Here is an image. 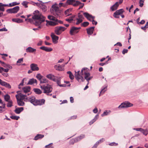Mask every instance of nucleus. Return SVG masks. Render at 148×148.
Wrapping results in <instances>:
<instances>
[{"instance_id":"nucleus-3","label":"nucleus","mask_w":148,"mask_h":148,"mask_svg":"<svg viewBox=\"0 0 148 148\" xmlns=\"http://www.w3.org/2000/svg\"><path fill=\"white\" fill-rule=\"evenodd\" d=\"M57 5L56 3H55L52 6L50 9V12L55 16L60 17L62 14V11L60 10Z\"/></svg>"},{"instance_id":"nucleus-37","label":"nucleus","mask_w":148,"mask_h":148,"mask_svg":"<svg viewBox=\"0 0 148 148\" xmlns=\"http://www.w3.org/2000/svg\"><path fill=\"white\" fill-rule=\"evenodd\" d=\"M40 7L44 12H46L47 10V7L42 3V4Z\"/></svg>"},{"instance_id":"nucleus-30","label":"nucleus","mask_w":148,"mask_h":148,"mask_svg":"<svg viewBox=\"0 0 148 148\" xmlns=\"http://www.w3.org/2000/svg\"><path fill=\"white\" fill-rule=\"evenodd\" d=\"M33 90L36 94L38 95L42 93V91L39 88H34L33 89Z\"/></svg>"},{"instance_id":"nucleus-59","label":"nucleus","mask_w":148,"mask_h":148,"mask_svg":"<svg viewBox=\"0 0 148 148\" xmlns=\"http://www.w3.org/2000/svg\"><path fill=\"white\" fill-rule=\"evenodd\" d=\"M96 120V119H93L89 122L90 125L92 124Z\"/></svg>"},{"instance_id":"nucleus-24","label":"nucleus","mask_w":148,"mask_h":148,"mask_svg":"<svg viewBox=\"0 0 148 148\" xmlns=\"http://www.w3.org/2000/svg\"><path fill=\"white\" fill-rule=\"evenodd\" d=\"M23 91L25 93L29 92L31 90V87L29 86H27L22 88Z\"/></svg>"},{"instance_id":"nucleus-32","label":"nucleus","mask_w":148,"mask_h":148,"mask_svg":"<svg viewBox=\"0 0 148 148\" xmlns=\"http://www.w3.org/2000/svg\"><path fill=\"white\" fill-rule=\"evenodd\" d=\"M75 1V0H67L65 3L66 5H72Z\"/></svg>"},{"instance_id":"nucleus-48","label":"nucleus","mask_w":148,"mask_h":148,"mask_svg":"<svg viewBox=\"0 0 148 148\" xmlns=\"http://www.w3.org/2000/svg\"><path fill=\"white\" fill-rule=\"evenodd\" d=\"M42 77L43 76L41 75L40 73L38 74L36 76V78L40 81L42 78Z\"/></svg>"},{"instance_id":"nucleus-43","label":"nucleus","mask_w":148,"mask_h":148,"mask_svg":"<svg viewBox=\"0 0 148 148\" xmlns=\"http://www.w3.org/2000/svg\"><path fill=\"white\" fill-rule=\"evenodd\" d=\"M107 86L103 88L102 89L101 91V92H100V93L99 94V96H100V95L101 94H103V93H104L107 90Z\"/></svg>"},{"instance_id":"nucleus-4","label":"nucleus","mask_w":148,"mask_h":148,"mask_svg":"<svg viewBox=\"0 0 148 148\" xmlns=\"http://www.w3.org/2000/svg\"><path fill=\"white\" fill-rule=\"evenodd\" d=\"M31 99L29 100L30 102L35 106H41L44 104L45 102L44 99H37L34 96H31Z\"/></svg>"},{"instance_id":"nucleus-9","label":"nucleus","mask_w":148,"mask_h":148,"mask_svg":"<svg viewBox=\"0 0 148 148\" xmlns=\"http://www.w3.org/2000/svg\"><path fill=\"white\" fill-rule=\"evenodd\" d=\"M65 29L66 28L64 27H57L55 28V32L56 35H59L61 34L62 31H64Z\"/></svg>"},{"instance_id":"nucleus-34","label":"nucleus","mask_w":148,"mask_h":148,"mask_svg":"<svg viewBox=\"0 0 148 148\" xmlns=\"http://www.w3.org/2000/svg\"><path fill=\"white\" fill-rule=\"evenodd\" d=\"M4 98L5 100L7 102L9 101L10 100H10V96L8 94H7L4 96Z\"/></svg>"},{"instance_id":"nucleus-18","label":"nucleus","mask_w":148,"mask_h":148,"mask_svg":"<svg viewBox=\"0 0 148 148\" xmlns=\"http://www.w3.org/2000/svg\"><path fill=\"white\" fill-rule=\"evenodd\" d=\"M0 85L9 89H10L11 88V86L9 83H7L3 80L2 81Z\"/></svg>"},{"instance_id":"nucleus-45","label":"nucleus","mask_w":148,"mask_h":148,"mask_svg":"<svg viewBox=\"0 0 148 148\" xmlns=\"http://www.w3.org/2000/svg\"><path fill=\"white\" fill-rule=\"evenodd\" d=\"M3 66L5 68H8L9 69H12V67L9 64H7L5 63L3 65Z\"/></svg>"},{"instance_id":"nucleus-5","label":"nucleus","mask_w":148,"mask_h":148,"mask_svg":"<svg viewBox=\"0 0 148 148\" xmlns=\"http://www.w3.org/2000/svg\"><path fill=\"white\" fill-rule=\"evenodd\" d=\"M40 88L42 90H44L43 92L46 94L47 95H49V93L51 92L52 90V88L51 86L48 84L46 85L40 84Z\"/></svg>"},{"instance_id":"nucleus-16","label":"nucleus","mask_w":148,"mask_h":148,"mask_svg":"<svg viewBox=\"0 0 148 148\" xmlns=\"http://www.w3.org/2000/svg\"><path fill=\"white\" fill-rule=\"evenodd\" d=\"M31 69L33 71H38L39 70V68L36 64L33 63L30 65Z\"/></svg>"},{"instance_id":"nucleus-54","label":"nucleus","mask_w":148,"mask_h":148,"mask_svg":"<svg viewBox=\"0 0 148 148\" xmlns=\"http://www.w3.org/2000/svg\"><path fill=\"white\" fill-rule=\"evenodd\" d=\"M142 133L144 135L146 136L148 134V130L146 129H144Z\"/></svg>"},{"instance_id":"nucleus-62","label":"nucleus","mask_w":148,"mask_h":148,"mask_svg":"<svg viewBox=\"0 0 148 148\" xmlns=\"http://www.w3.org/2000/svg\"><path fill=\"white\" fill-rule=\"evenodd\" d=\"M52 144V143H50L48 145H47L45 146V147H49V148H53V146H52L51 145Z\"/></svg>"},{"instance_id":"nucleus-19","label":"nucleus","mask_w":148,"mask_h":148,"mask_svg":"<svg viewBox=\"0 0 148 148\" xmlns=\"http://www.w3.org/2000/svg\"><path fill=\"white\" fill-rule=\"evenodd\" d=\"M40 49L46 52H50L53 50V49L51 47H48L45 46H42Z\"/></svg>"},{"instance_id":"nucleus-56","label":"nucleus","mask_w":148,"mask_h":148,"mask_svg":"<svg viewBox=\"0 0 148 148\" xmlns=\"http://www.w3.org/2000/svg\"><path fill=\"white\" fill-rule=\"evenodd\" d=\"M24 78L22 80L21 82L18 85V88L19 89H21V88L20 87V86H23V84L24 83Z\"/></svg>"},{"instance_id":"nucleus-20","label":"nucleus","mask_w":148,"mask_h":148,"mask_svg":"<svg viewBox=\"0 0 148 148\" xmlns=\"http://www.w3.org/2000/svg\"><path fill=\"white\" fill-rule=\"evenodd\" d=\"M95 27H92L86 29L87 32L88 34L91 35L93 33Z\"/></svg>"},{"instance_id":"nucleus-1","label":"nucleus","mask_w":148,"mask_h":148,"mask_svg":"<svg viewBox=\"0 0 148 148\" xmlns=\"http://www.w3.org/2000/svg\"><path fill=\"white\" fill-rule=\"evenodd\" d=\"M87 68H83L81 70L80 73H79L80 71H78L77 72L75 71V78L78 82L81 83L82 82H84V81L82 75H84V78L88 82L87 85L89 84V81L92 78V76H90V73L88 72H87L86 70Z\"/></svg>"},{"instance_id":"nucleus-23","label":"nucleus","mask_w":148,"mask_h":148,"mask_svg":"<svg viewBox=\"0 0 148 148\" xmlns=\"http://www.w3.org/2000/svg\"><path fill=\"white\" fill-rule=\"evenodd\" d=\"M119 5V4L118 2H116L114 5L112 6L110 8L112 11H114L117 9Z\"/></svg>"},{"instance_id":"nucleus-2","label":"nucleus","mask_w":148,"mask_h":148,"mask_svg":"<svg viewBox=\"0 0 148 148\" xmlns=\"http://www.w3.org/2000/svg\"><path fill=\"white\" fill-rule=\"evenodd\" d=\"M34 15L32 17V18L34 21V24L36 26H38V30L40 29L41 27V23L45 21V18L41 14H40L39 12L36 10L33 13Z\"/></svg>"},{"instance_id":"nucleus-57","label":"nucleus","mask_w":148,"mask_h":148,"mask_svg":"<svg viewBox=\"0 0 148 148\" xmlns=\"http://www.w3.org/2000/svg\"><path fill=\"white\" fill-rule=\"evenodd\" d=\"M109 145L111 146H117L118 145L117 143H116L115 142H113L109 143Z\"/></svg>"},{"instance_id":"nucleus-38","label":"nucleus","mask_w":148,"mask_h":148,"mask_svg":"<svg viewBox=\"0 0 148 148\" xmlns=\"http://www.w3.org/2000/svg\"><path fill=\"white\" fill-rule=\"evenodd\" d=\"M67 74H69V77L71 80H73L74 79V76L71 71H67Z\"/></svg>"},{"instance_id":"nucleus-36","label":"nucleus","mask_w":148,"mask_h":148,"mask_svg":"<svg viewBox=\"0 0 148 148\" xmlns=\"http://www.w3.org/2000/svg\"><path fill=\"white\" fill-rule=\"evenodd\" d=\"M19 4V3H17L16 2H14L9 3L8 6H9L10 7H12L16 5H18Z\"/></svg>"},{"instance_id":"nucleus-10","label":"nucleus","mask_w":148,"mask_h":148,"mask_svg":"<svg viewBox=\"0 0 148 148\" xmlns=\"http://www.w3.org/2000/svg\"><path fill=\"white\" fill-rule=\"evenodd\" d=\"M133 105L128 101H125L123 102L119 105L118 108H125L130 107L133 106Z\"/></svg>"},{"instance_id":"nucleus-35","label":"nucleus","mask_w":148,"mask_h":148,"mask_svg":"<svg viewBox=\"0 0 148 148\" xmlns=\"http://www.w3.org/2000/svg\"><path fill=\"white\" fill-rule=\"evenodd\" d=\"M40 84L42 83H48V80L46 79L45 78H42L40 81Z\"/></svg>"},{"instance_id":"nucleus-8","label":"nucleus","mask_w":148,"mask_h":148,"mask_svg":"<svg viewBox=\"0 0 148 148\" xmlns=\"http://www.w3.org/2000/svg\"><path fill=\"white\" fill-rule=\"evenodd\" d=\"M20 8L18 6H16L12 8L7 9L6 11L8 13L15 14L19 10Z\"/></svg>"},{"instance_id":"nucleus-53","label":"nucleus","mask_w":148,"mask_h":148,"mask_svg":"<svg viewBox=\"0 0 148 148\" xmlns=\"http://www.w3.org/2000/svg\"><path fill=\"white\" fill-rule=\"evenodd\" d=\"M144 1L145 0H139V6L140 7H142L143 6Z\"/></svg>"},{"instance_id":"nucleus-12","label":"nucleus","mask_w":148,"mask_h":148,"mask_svg":"<svg viewBox=\"0 0 148 148\" xmlns=\"http://www.w3.org/2000/svg\"><path fill=\"white\" fill-rule=\"evenodd\" d=\"M125 12V11L123 9H121L118 10H117L113 14L114 17L116 18H119V15H121L123 14Z\"/></svg>"},{"instance_id":"nucleus-47","label":"nucleus","mask_w":148,"mask_h":148,"mask_svg":"<svg viewBox=\"0 0 148 148\" xmlns=\"http://www.w3.org/2000/svg\"><path fill=\"white\" fill-rule=\"evenodd\" d=\"M48 18L50 20L53 21L55 20L56 18L54 16L51 15H49L48 16Z\"/></svg>"},{"instance_id":"nucleus-13","label":"nucleus","mask_w":148,"mask_h":148,"mask_svg":"<svg viewBox=\"0 0 148 148\" xmlns=\"http://www.w3.org/2000/svg\"><path fill=\"white\" fill-rule=\"evenodd\" d=\"M83 15L88 20L91 21L92 19H94L95 17L92 16L91 15L89 14L87 12L83 13Z\"/></svg>"},{"instance_id":"nucleus-55","label":"nucleus","mask_w":148,"mask_h":148,"mask_svg":"<svg viewBox=\"0 0 148 148\" xmlns=\"http://www.w3.org/2000/svg\"><path fill=\"white\" fill-rule=\"evenodd\" d=\"M148 27V22L146 23L145 25L143 27H141V28L143 30H145Z\"/></svg>"},{"instance_id":"nucleus-64","label":"nucleus","mask_w":148,"mask_h":148,"mask_svg":"<svg viewBox=\"0 0 148 148\" xmlns=\"http://www.w3.org/2000/svg\"><path fill=\"white\" fill-rule=\"evenodd\" d=\"M93 112L95 113H96L98 112V109L97 108H95L93 110Z\"/></svg>"},{"instance_id":"nucleus-31","label":"nucleus","mask_w":148,"mask_h":148,"mask_svg":"<svg viewBox=\"0 0 148 148\" xmlns=\"http://www.w3.org/2000/svg\"><path fill=\"white\" fill-rule=\"evenodd\" d=\"M12 21L18 23H20L23 22V20L20 18H13Z\"/></svg>"},{"instance_id":"nucleus-60","label":"nucleus","mask_w":148,"mask_h":148,"mask_svg":"<svg viewBox=\"0 0 148 148\" xmlns=\"http://www.w3.org/2000/svg\"><path fill=\"white\" fill-rule=\"evenodd\" d=\"M23 61V58H22L20 59H19L17 61L16 63H20L22 62Z\"/></svg>"},{"instance_id":"nucleus-17","label":"nucleus","mask_w":148,"mask_h":148,"mask_svg":"<svg viewBox=\"0 0 148 148\" xmlns=\"http://www.w3.org/2000/svg\"><path fill=\"white\" fill-rule=\"evenodd\" d=\"M15 109L14 110V112L17 114H19L24 110V108L23 107L17 108V106H15Z\"/></svg>"},{"instance_id":"nucleus-52","label":"nucleus","mask_w":148,"mask_h":148,"mask_svg":"<svg viewBox=\"0 0 148 148\" xmlns=\"http://www.w3.org/2000/svg\"><path fill=\"white\" fill-rule=\"evenodd\" d=\"M28 2L27 1H23L22 3V5L25 6V8H27L28 7L27 5Z\"/></svg>"},{"instance_id":"nucleus-58","label":"nucleus","mask_w":148,"mask_h":148,"mask_svg":"<svg viewBox=\"0 0 148 148\" xmlns=\"http://www.w3.org/2000/svg\"><path fill=\"white\" fill-rule=\"evenodd\" d=\"M33 20V18L32 19L30 18L29 19L26 18L25 19V21H28V22H30V23H31L32 22Z\"/></svg>"},{"instance_id":"nucleus-25","label":"nucleus","mask_w":148,"mask_h":148,"mask_svg":"<svg viewBox=\"0 0 148 148\" xmlns=\"http://www.w3.org/2000/svg\"><path fill=\"white\" fill-rule=\"evenodd\" d=\"M36 49H34L31 47H29L26 49V51L28 53H32L34 52H36Z\"/></svg>"},{"instance_id":"nucleus-46","label":"nucleus","mask_w":148,"mask_h":148,"mask_svg":"<svg viewBox=\"0 0 148 148\" xmlns=\"http://www.w3.org/2000/svg\"><path fill=\"white\" fill-rule=\"evenodd\" d=\"M46 77L50 80H52L53 77H55V76L51 74H49L47 75L46 76Z\"/></svg>"},{"instance_id":"nucleus-29","label":"nucleus","mask_w":148,"mask_h":148,"mask_svg":"<svg viewBox=\"0 0 148 148\" xmlns=\"http://www.w3.org/2000/svg\"><path fill=\"white\" fill-rule=\"evenodd\" d=\"M8 5L3 4L2 3H0V11L4 12L5 11L4 7L8 6Z\"/></svg>"},{"instance_id":"nucleus-50","label":"nucleus","mask_w":148,"mask_h":148,"mask_svg":"<svg viewBox=\"0 0 148 148\" xmlns=\"http://www.w3.org/2000/svg\"><path fill=\"white\" fill-rule=\"evenodd\" d=\"M10 118L13 120H18L20 118V117L17 116H10Z\"/></svg>"},{"instance_id":"nucleus-41","label":"nucleus","mask_w":148,"mask_h":148,"mask_svg":"<svg viewBox=\"0 0 148 148\" xmlns=\"http://www.w3.org/2000/svg\"><path fill=\"white\" fill-rule=\"evenodd\" d=\"M74 3L73 4V5L74 7L80 5V4H81V3L79 1H76L75 0V1Z\"/></svg>"},{"instance_id":"nucleus-28","label":"nucleus","mask_w":148,"mask_h":148,"mask_svg":"<svg viewBox=\"0 0 148 148\" xmlns=\"http://www.w3.org/2000/svg\"><path fill=\"white\" fill-rule=\"evenodd\" d=\"M75 15L69 17V18L66 19V21L69 22V23H71L72 21H75Z\"/></svg>"},{"instance_id":"nucleus-61","label":"nucleus","mask_w":148,"mask_h":148,"mask_svg":"<svg viewBox=\"0 0 148 148\" xmlns=\"http://www.w3.org/2000/svg\"><path fill=\"white\" fill-rule=\"evenodd\" d=\"M128 50L127 49H124L123 50L122 53L123 54H125V53H126L128 52Z\"/></svg>"},{"instance_id":"nucleus-33","label":"nucleus","mask_w":148,"mask_h":148,"mask_svg":"<svg viewBox=\"0 0 148 148\" xmlns=\"http://www.w3.org/2000/svg\"><path fill=\"white\" fill-rule=\"evenodd\" d=\"M85 137V135L84 134H82L80 135V136L76 138V140L77 141V142L80 141L81 140L84 138Z\"/></svg>"},{"instance_id":"nucleus-22","label":"nucleus","mask_w":148,"mask_h":148,"mask_svg":"<svg viewBox=\"0 0 148 148\" xmlns=\"http://www.w3.org/2000/svg\"><path fill=\"white\" fill-rule=\"evenodd\" d=\"M54 21H52L46 20V21L47 22V23L46 24V25H47V24L48 25L51 26H55L58 25L57 22H56V20H54Z\"/></svg>"},{"instance_id":"nucleus-27","label":"nucleus","mask_w":148,"mask_h":148,"mask_svg":"<svg viewBox=\"0 0 148 148\" xmlns=\"http://www.w3.org/2000/svg\"><path fill=\"white\" fill-rule=\"evenodd\" d=\"M44 135L41 134H37L34 137V139L35 140H37L39 139L42 138H43L44 137Z\"/></svg>"},{"instance_id":"nucleus-49","label":"nucleus","mask_w":148,"mask_h":148,"mask_svg":"<svg viewBox=\"0 0 148 148\" xmlns=\"http://www.w3.org/2000/svg\"><path fill=\"white\" fill-rule=\"evenodd\" d=\"M60 81H61V77H57V83L58 86H59L60 84Z\"/></svg>"},{"instance_id":"nucleus-63","label":"nucleus","mask_w":148,"mask_h":148,"mask_svg":"<svg viewBox=\"0 0 148 148\" xmlns=\"http://www.w3.org/2000/svg\"><path fill=\"white\" fill-rule=\"evenodd\" d=\"M56 22H57V23H58V25L59 24H62L63 23V22L60 20H58L57 19H56Z\"/></svg>"},{"instance_id":"nucleus-7","label":"nucleus","mask_w":148,"mask_h":148,"mask_svg":"<svg viewBox=\"0 0 148 148\" xmlns=\"http://www.w3.org/2000/svg\"><path fill=\"white\" fill-rule=\"evenodd\" d=\"M17 97L23 100L25 102H30V99H31V97H27V96L26 95H24L21 93H20L18 95H17Z\"/></svg>"},{"instance_id":"nucleus-26","label":"nucleus","mask_w":148,"mask_h":148,"mask_svg":"<svg viewBox=\"0 0 148 148\" xmlns=\"http://www.w3.org/2000/svg\"><path fill=\"white\" fill-rule=\"evenodd\" d=\"M55 69L58 71H62L63 70V66L60 65H57L54 66Z\"/></svg>"},{"instance_id":"nucleus-42","label":"nucleus","mask_w":148,"mask_h":148,"mask_svg":"<svg viewBox=\"0 0 148 148\" xmlns=\"http://www.w3.org/2000/svg\"><path fill=\"white\" fill-rule=\"evenodd\" d=\"M77 141L76 140V138H73L71 139L69 143L70 144L73 145L74 143L77 142Z\"/></svg>"},{"instance_id":"nucleus-40","label":"nucleus","mask_w":148,"mask_h":148,"mask_svg":"<svg viewBox=\"0 0 148 148\" xmlns=\"http://www.w3.org/2000/svg\"><path fill=\"white\" fill-rule=\"evenodd\" d=\"M8 103L7 104V106L8 107H11L13 106V102L12 100H10L7 101Z\"/></svg>"},{"instance_id":"nucleus-51","label":"nucleus","mask_w":148,"mask_h":148,"mask_svg":"<svg viewBox=\"0 0 148 148\" xmlns=\"http://www.w3.org/2000/svg\"><path fill=\"white\" fill-rule=\"evenodd\" d=\"M89 24V22H84L82 24V26L86 27L88 26Z\"/></svg>"},{"instance_id":"nucleus-44","label":"nucleus","mask_w":148,"mask_h":148,"mask_svg":"<svg viewBox=\"0 0 148 148\" xmlns=\"http://www.w3.org/2000/svg\"><path fill=\"white\" fill-rule=\"evenodd\" d=\"M72 11L71 9H69L66 10L64 12L65 14L67 16H68L70 15L71 14H69V12H71Z\"/></svg>"},{"instance_id":"nucleus-21","label":"nucleus","mask_w":148,"mask_h":148,"mask_svg":"<svg viewBox=\"0 0 148 148\" xmlns=\"http://www.w3.org/2000/svg\"><path fill=\"white\" fill-rule=\"evenodd\" d=\"M34 84H37V81L36 79L33 78L30 79L29 80L28 83H27V84L32 85Z\"/></svg>"},{"instance_id":"nucleus-6","label":"nucleus","mask_w":148,"mask_h":148,"mask_svg":"<svg viewBox=\"0 0 148 148\" xmlns=\"http://www.w3.org/2000/svg\"><path fill=\"white\" fill-rule=\"evenodd\" d=\"M81 13H83L84 12H83V11H80V12L78 14V18L76 17V16H75V20L77 21V22L76 23V24L77 25H78L81 23L83 21V20L84 18L83 15L81 14Z\"/></svg>"},{"instance_id":"nucleus-14","label":"nucleus","mask_w":148,"mask_h":148,"mask_svg":"<svg viewBox=\"0 0 148 148\" xmlns=\"http://www.w3.org/2000/svg\"><path fill=\"white\" fill-rule=\"evenodd\" d=\"M17 95H16V98L17 103L18 106H23L25 105V103L24 101L23 100L19 99V98L17 97Z\"/></svg>"},{"instance_id":"nucleus-11","label":"nucleus","mask_w":148,"mask_h":148,"mask_svg":"<svg viewBox=\"0 0 148 148\" xmlns=\"http://www.w3.org/2000/svg\"><path fill=\"white\" fill-rule=\"evenodd\" d=\"M80 28V27H77L74 26L72 27L70 31V34L72 36L74 35L79 32V29Z\"/></svg>"},{"instance_id":"nucleus-39","label":"nucleus","mask_w":148,"mask_h":148,"mask_svg":"<svg viewBox=\"0 0 148 148\" xmlns=\"http://www.w3.org/2000/svg\"><path fill=\"white\" fill-rule=\"evenodd\" d=\"M111 112L110 110H106L103 113L101 114V116H104L107 115L108 114Z\"/></svg>"},{"instance_id":"nucleus-15","label":"nucleus","mask_w":148,"mask_h":148,"mask_svg":"<svg viewBox=\"0 0 148 148\" xmlns=\"http://www.w3.org/2000/svg\"><path fill=\"white\" fill-rule=\"evenodd\" d=\"M51 36L53 42L54 43H56L58 42L57 40H58L59 37L55 35L53 33L51 34Z\"/></svg>"}]
</instances>
